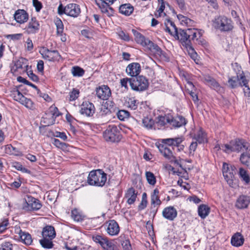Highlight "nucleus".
<instances>
[{"instance_id":"47","label":"nucleus","mask_w":250,"mask_h":250,"mask_svg":"<svg viewBox=\"0 0 250 250\" xmlns=\"http://www.w3.org/2000/svg\"><path fill=\"white\" fill-rule=\"evenodd\" d=\"M21 104L29 109H33L34 108V104L33 102L30 99L24 97L23 99V102Z\"/></svg>"},{"instance_id":"56","label":"nucleus","mask_w":250,"mask_h":250,"mask_svg":"<svg viewBox=\"0 0 250 250\" xmlns=\"http://www.w3.org/2000/svg\"><path fill=\"white\" fill-rule=\"evenodd\" d=\"M50 111L51 113L52 117L53 118L54 117L56 118L59 116L60 114L57 107L51 106L49 108Z\"/></svg>"},{"instance_id":"18","label":"nucleus","mask_w":250,"mask_h":250,"mask_svg":"<svg viewBox=\"0 0 250 250\" xmlns=\"http://www.w3.org/2000/svg\"><path fill=\"white\" fill-rule=\"evenodd\" d=\"M107 232L110 235H117L120 231V228L118 223L114 220H109L107 223Z\"/></svg>"},{"instance_id":"2","label":"nucleus","mask_w":250,"mask_h":250,"mask_svg":"<svg viewBox=\"0 0 250 250\" xmlns=\"http://www.w3.org/2000/svg\"><path fill=\"white\" fill-rule=\"evenodd\" d=\"M107 180V174L102 169L91 171L87 177V182L89 185L103 187Z\"/></svg>"},{"instance_id":"59","label":"nucleus","mask_w":250,"mask_h":250,"mask_svg":"<svg viewBox=\"0 0 250 250\" xmlns=\"http://www.w3.org/2000/svg\"><path fill=\"white\" fill-rule=\"evenodd\" d=\"M37 92L38 95L41 97H42L44 100H45L47 102H49L51 100L50 97L46 94L45 93H42L40 89H37Z\"/></svg>"},{"instance_id":"39","label":"nucleus","mask_w":250,"mask_h":250,"mask_svg":"<svg viewBox=\"0 0 250 250\" xmlns=\"http://www.w3.org/2000/svg\"><path fill=\"white\" fill-rule=\"evenodd\" d=\"M239 78L238 75L229 78L228 80V85L231 88H235L239 86Z\"/></svg>"},{"instance_id":"40","label":"nucleus","mask_w":250,"mask_h":250,"mask_svg":"<svg viewBox=\"0 0 250 250\" xmlns=\"http://www.w3.org/2000/svg\"><path fill=\"white\" fill-rule=\"evenodd\" d=\"M143 126L147 129H151L154 125V120L150 117H145L142 121Z\"/></svg>"},{"instance_id":"46","label":"nucleus","mask_w":250,"mask_h":250,"mask_svg":"<svg viewBox=\"0 0 250 250\" xmlns=\"http://www.w3.org/2000/svg\"><path fill=\"white\" fill-rule=\"evenodd\" d=\"M57 28V34H61L63 32L64 26L60 19L57 18L55 21Z\"/></svg>"},{"instance_id":"32","label":"nucleus","mask_w":250,"mask_h":250,"mask_svg":"<svg viewBox=\"0 0 250 250\" xmlns=\"http://www.w3.org/2000/svg\"><path fill=\"white\" fill-rule=\"evenodd\" d=\"M194 139L199 144L204 143L207 141L206 134L201 129L195 134Z\"/></svg>"},{"instance_id":"7","label":"nucleus","mask_w":250,"mask_h":250,"mask_svg":"<svg viewBox=\"0 0 250 250\" xmlns=\"http://www.w3.org/2000/svg\"><path fill=\"white\" fill-rule=\"evenodd\" d=\"M42 205L40 201L31 196H26L22 204V208L26 211L37 210L40 209Z\"/></svg>"},{"instance_id":"41","label":"nucleus","mask_w":250,"mask_h":250,"mask_svg":"<svg viewBox=\"0 0 250 250\" xmlns=\"http://www.w3.org/2000/svg\"><path fill=\"white\" fill-rule=\"evenodd\" d=\"M146 176L148 183L154 186L156 183V179L154 174L150 171L146 172Z\"/></svg>"},{"instance_id":"60","label":"nucleus","mask_w":250,"mask_h":250,"mask_svg":"<svg viewBox=\"0 0 250 250\" xmlns=\"http://www.w3.org/2000/svg\"><path fill=\"white\" fill-rule=\"evenodd\" d=\"M8 224V221L7 219L4 220L0 224V233L3 232L6 229Z\"/></svg>"},{"instance_id":"37","label":"nucleus","mask_w":250,"mask_h":250,"mask_svg":"<svg viewBox=\"0 0 250 250\" xmlns=\"http://www.w3.org/2000/svg\"><path fill=\"white\" fill-rule=\"evenodd\" d=\"M177 18L179 20L181 21L182 24L189 26L192 25L194 23V21L191 20L189 18L184 16L181 14L177 15Z\"/></svg>"},{"instance_id":"11","label":"nucleus","mask_w":250,"mask_h":250,"mask_svg":"<svg viewBox=\"0 0 250 250\" xmlns=\"http://www.w3.org/2000/svg\"><path fill=\"white\" fill-rule=\"evenodd\" d=\"M94 1L103 13L106 14L108 17L113 15L114 10L110 6V4L104 0H94Z\"/></svg>"},{"instance_id":"48","label":"nucleus","mask_w":250,"mask_h":250,"mask_svg":"<svg viewBox=\"0 0 250 250\" xmlns=\"http://www.w3.org/2000/svg\"><path fill=\"white\" fill-rule=\"evenodd\" d=\"M158 123L162 125H164L167 123H169L170 116L167 115L165 116H159L158 117Z\"/></svg>"},{"instance_id":"63","label":"nucleus","mask_w":250,"mask_h":250,"mask_svg":"<svg viewBox=\"0 0 250 250\" xmlns=\"http://www.w3.org/2000/svg\"><path fill=\"white\" fill-rule=\"evenodd\" d=\"M27 75L30 79L34 82H38L39 80L38 77L34 74L32 71L27 72Z\"/></svg>"},{"instance_id":"34","label":"nucleus","mask_w":250,"mask_h":250,"mask_svg":"<svg viewBox=\"0 0 250 250\" xmlns=\"http://www.w3.org/2000/svg\"><path fill=\"white\" fill-rule=\"evenodd\" d=\"M240 82H239V85H240L241 86H245L246 88H247V89H244V93L245 95L246 94H248V96L250 94V89L249 87L248 84V81L246 79L245 76H244V74L242 73L240 75Z\"/></svg>"},{"instance_id":"26","label":"nucleus","mask_w":250,"mask_h":250,"mask_svg":"<svg viewBox=\"0 0 250 250\" xmlns=\"http://www.w3.org/2000/svg\"><path fill=\"white\" fill-rule=\"evenodd\" d=\"M244 242V237L240 232L235 233L231 237V243L234 247L241 246L243 245Z\"/></svg>"},{"instance_id":"43","label":"nucleus","mask_w":250,"mask_h":250,"mask_svg":"<svg viewBox=\"0 0 250 250\" xmlns=\"http://www.w3.org/2000/svg\"><path fill=\"white\" fill-rule=\"evenodd\" d=\"M72 73L74 76L82 77L84 73V70L79 66H74L72 68Z\"/></svg>"},{"instance_id":"15","label":"nucleus","mask_w":250,"mask_h":250,"mask_svg":"<svg viewBox=\"0 0 250 250\" xmlns=\"http://www.w3.org/2000/svg\"><path fill=\"white\" fill-rule=\"evenodd\" d=\"M141 71V66L139 63L133 62L127 66L126 72L127 74L132 77V78L137 77Z\"/></svg>"},{"instance_id":"5","label":"nucleus","mask_w":250,"mask_h":250,"mask_svg":"<svg viewBox=\"0 0 250 250\" xmlns=\"http://www.w3.org/2000/svg\"><path fill=\"white\" fill-rule=\"evenodd\" d=\"M148 80L143 76H139L131 78L130 80V85L132 90L136 91H143L148 86Z\"/></svg>"},{"instance_id":"29","label":"nucleus","mask_w":250,"mask_h":250,"mask_svg":"<svg viewBox=\"0 0 250 250\" xmlns=\"http://www.w3.org/2000/svg\"><path fill=\"white\" fill-rule=\"evenodd\" d=\"M159 191L158 189L155 188L151 195V204L152 206H153L154 208L156 206H159L162 203L159 198Z\"/></svg>"},{"instance_id":"17","label":"nucleus","mask_w":250,"mask_h":250,"mask_svg":"<svg viewBox=\"0 0 250 250\" xmlns=\"http://www.w3.org/2000/svg\"><path fill=\"white\" fill-rule=\"evenodd\" d=\"M250 203V197L247 195H241L236 200L235 207L239 209H244L248 208Z\"/></svg>"},{"instance_id":"27","label":"nucleus","mask_w":250,"mask_h":250,"mask_svg":"<svg viewBox=\"0 0 250 250\" xmlns=\"http://www.w3.org/2000/svg\"><path fill=\"white\" fill-rule=\"evenodd\" d=\"M42 235L43 237H48L50 239H54L56 236L54 228L51 226L45 227L42 230Z\"/></svg>"},{"instance_id":"51","label":"nucleus","mask_w":250,"mask_h":250,"mask_svg":"<svg viewBox=\"0 0 250 250\" xmlns=\"http://www.w3.org/2000/svg\"><path fill=\"white\" fill-rule=\"evenodd\" d=\"M221 149L224 152L227 153H230L231 152H233L232 149V142H230V144H225L222 145Z\"/></svg>"},{"instance_id":"12","label":"nucleus","mask_w":250,"mask_h":250,"mask_svg":"<svg viewBox=\"0 0 250 250\" xmlns=\"http://www.w3.org/2000/svg\"><path fill=\"white\" fill-rule=\"evenodd\" d=\"M96 94L99 99L107 100L111 96V92L107 85H103L96 88Z\"/></svg>"},{"instance_id":"50","label":"nucleus","mask_w":250,"mask_h":250,"mask_svg":"<svg viewBox=\"0 0 250 250\" xmlns=\"http://www.w3.org/2000/svg\"><path fill=\"white\" fill-rule=\"evenodd\" d=\"M53 144L57 147L61 149H65L67 147L65 143L61 142L59 139L54 138L53 140Z\"/></svg>"},{"instance_id":"49","label":"nucleus","mask_w":250,"mask_h":250,"mask_svg":"<svg viewBox=\"0 0 250 250\" xmlns=\"http://www.w3.org/2000/svg\"><path fill=\"white\" fill-rule=\"evenodd\" d=\"M49 53L51 56V61H59L61 58V55L57 50H50Z\"/></svg>"},{"instance_id":"3","label":"nucleus","mask_w":250,"mask_h":250,"mask_svg":"<svg viewBox=\"0 0 250 250\" xmlns=\"http://www.w3.org/2000/svg\"><path fill=\"white\" fill-rule=\"evenodd\" d=\"M81 12L80 6L76 3H69L64 7L61 3L58 8L59 15H61L64 14L73 18L78 17Z\"/></svg>"},{"instance_id":"44","label":"nucleus","mask_w":250,"mask_h":250,"mask_svg":"<svg viewBox=\"0 0 250 250\" xmlns=\"http://www.w3.org/2000/svg\"><path fill=\"white\" fill-rule=\"evenodd\" d=\"M117 116L120 120L124 121L129 117V113L126 110H121L117 112Z\"/></svg>"},{"instance_id":"9","label":"nucleus","mask_w":250,"mask_h":250,"mask_svg":"<svg viewBox=\"0 0 250 250\" xmlns=\"http://www.w3.org/2000/svg\"><path fill=\"white\" fill-rule=\"evenodd\" d=\"M233 152L250 151V144L243 139H236L232 142Z\"/></svg>"},{"instance_id":"8","label":"nucleus","mask_w":250,"mask_h":250,"mask_svg":"<svg viewBox=\"0 0 250 250\" xmlns=\"http://www.w3.org/2000/svg\"><path fill=\"white\" fill-rule=\"evenodd\" d=\"M156 145L158 148L160 152L163 155V156L171 162L173 163L176 166H178L182 167L181 165L180 164L179 161L177 160L175 157L173 155L172 151L164 145H160V144H156Z\"/></svg>"},{"instance_id":"6","label":"nucleus","mask_w":250,"mask_h":250,"mask_svg":"<svg viewBox=\"0 0 250 250\" xmlns=\"http://www.w3.org/2000/svg\"><path fill=\"white\" fill-rule=\"evenodd\" d=\"M235 169V167L234 166L227 163H224L223 164L222 173L223 176L228 184L232 188H234L236 185L233 182Z\"/></svg>"},{"instance_id":"28","label":"nucleus","mask_w":250,"mask_h":250,"mask_svg":"<svg viewBox=\"0 0 250 250\" xmlns=\"http://www.w3.org/2000/svg\"><path fill=\"white\" fill-rule=\"evenodd\" d=\"M119 10L121 14L129 16L133 13L134 7L130 3H125L120 6Z\"/></svg>"},{"instance_id":"35","label":"nucleus","mask_w":250,"mask_h":250,"mask_svg":"<svg viewBox=\"0 0 250 250\" xmlns=\"http://www.w3.org/2000/svg\"><path fill=\"white\" fill-rule=\"evenodd\" d=\"M209 212V208L205 205H201L198 208V214L203 219L208 215Z\"/></svg>"},{"instance_id":"14","label":"nucleus","mask_w":250,"mask_h":250,"mask_svg":"<svg viewBox=\"0 0 250 250\" xmlns=\"http://www.w3.org/2000/svg\"><path fill=\"white\" fill-rule=\"evenodd\" d=\"M162 215L169 221H173L177 216V211L173 207H167L163 209Z\"/></svg>"},{"instance_id":"33","label":"nucleus","mask_w":250,"mask_h":250,"mask_svg":"<svg viewBox=\"0 0 250 250\" xmlns=\"http://www.w3.org/2000/svg\"><path fill=\"white\" fill-rule=\"evenodd\" d=\"M250 151H247V152H243L240 156V161L241 163L247 167L250 166Z\"/></svg>"},{"instance_id":"19","label":"nucleus","mask_w":250,"mask_h":250,"mask_svg":"<svg viewBox=\"0 0 250 250\" xmlns=\"http://www.w3.org/2000/svg\"><path fill=\"white\" fill-rule=\"evenodd\" d=\"M93 240L97 243H99L104 249L107 250L112 247L111 243L109 242L105 237L99 235L93 236Z\"/></svg>"},{"instance_id":"38","label":"nucleus","mask_w":250,"mask_h":250,"mask_svg":"<svg viewBox=\"0 0 250 250\" xmlns=\"http://www.w3.org/2000/svg\"><path fill=\"white\" fill-rule=\"evenodd\" d=\"M185 46L191 58L195 62L197 59L198 55L194 50V48L191 45V43H186V45Z\"/></svg>"},{"instance_id":"22","label":"nucleus","mask_w":250,"mask_h":250,"mask_svg":"<svg viewBox=\"0 0 250 250\" xmlns=\"http://www.w3.org/2000/svg\"><path fill=\"white\" fill-rule=\"evenodd\" d=\"M183 141V139L182 137L163 139L161 140L162 144H160V145H164L166 146H171L173 148H174L175 145H178L180 143H182Z\"/></svg>"},{"instance_id":"52","label":"nucleus","mask_w":250,"mask_h":250,"mask_svg":"<svg viewBox=\"0 0 250 250\" xmlns=\"http://www.w3.org/2000/svg\"><path fill=\"white\" fill-rule=\"evenodd\" d=\"M13 245L10 242H4L1 244V250H13Z\"/></svg>"},{"instance_id":"24","label":"nucleus","mask_w":250,"mask_h":250,"mask_svg":"<svg viewBox=\"0 0 250 250\" xmlns=\"http://www.w3.org/2000/svg\"><path fill=\"white\" fill-rule=\"evenodd\" d=\"M138 192L133 188H129L125 194V197L127 199V203L129 205L133 204L136 201Z\"/></svg>"},{"instance_id":"13","label":"nucleus","mask_w":250,"mask_h":250,"mask_svg":"<svg viewBox=\"0 0 250 250\" xmlns=\"http://www.w3.org/2000/svg\"><path fill=\"white\" fill-rule=\"evenodd\" d=\"M40 26L39 21L33 17L31 19L24 30L28 34H35L39 31Z\"/></svg>"},{"instance_id":"53","label":"nucleus","mask_w":250,"mask_h":250,"mask_svg":"<svg viewBox=\"0 0 250 250\" xmlns=\"http://www.w3.org/2000/svg\"><path fill=\"white\" fill-rule=\"evenodd\" d=\"M79 90L76 89H73V90L69 93V100L74 101L77 99L79 96Z\"/></svg>"},{"instance_id":"54","label":"nucleus","mask_w":250,"mask_h":250,"mask_svg":"<svg viewBox=\"0 0 250 250\" xmlns=\"http://www.w3.org/2000/svg\"><path fill=\"white\" fill-rule=\"evenodd\" d=\"M128 106L131 109L135 110L137 108V101L134 99H129L127 102Z\"/></svg>"},{"instance_id":"23","label":"nucleus","mask_w":250,"mask_h":250,"mask_svg":"<svg viewBox=\"0 0 250 250\" xmlns=\"http://www.w3.org/2000/svg\"><path fill=\"white\" fill-rule=\"evenodd\" d=\"M173 126L175 127H180L183 125H185L187 124L186 119L181 116H178L173 118L170 116V123Z\"/></svg>"},{"instance_id":"58","label":"nucleus","mask_w":250,"mask_h":250,"mask_svg":"<svg viewBox=\"0 0 250 250\" xmlns=\"http://www.w3.org/2000/svg\"><path fill=\"white\" fill-rule=\"evenodd\" d=\"M118 35L121 39L125 41H129L130 40L129 35L123 31L119 32Z\"/></svg>"},{"instance_id":"36","label":"nucleus","mask_w":250,"mask_h":250,"mask_svg":"<svg viewBox=\"0 0 250 250\" xmlns=\"http://www.w3.org/2000/svg\"><path fill=\"white\" fill-rule=\"evenodd\" d=\"M52 240L48 237H43L42 239L40 240V243L43 248L50 249L52 248L54 246Z\"/></svg>"},{"instance_id":"42","label":"nucleus","mask_w":250,"mask_h":250,"mask_svg":"<svg viewBox=\"0 0 250 250\" xmlns=\"http://www.w3.org/2000/svg\"><path fill=\"white\" fill-rule=\"evenodd\" d=\"M12 96L15 101L20 103L23 102V99H24V96L19 90L14 91L12 93Z\"/></svg>"},{"instance_id":"21","label":"nucleus","mask_w":250,"mask_h":250,"mask_svg":"<svg viewBox=\"0 0 250 250\" xmlns=\"http://www.w3.org/2000/svg\"><path fill=\"white\" fill-rule=\"evenodd\" d=\"M16 231L22 242L26 245L32 244L33 240L31 235L29 233L22 231L20 228L17 229Z\"/></svg>"},{"instance_id":"31","label":"nucleus","mask_w":250,"mask_h":250,"mask_svg":"<svg viewBox=\"0 0 250 250\" xmlns=\"http://www.w3.org/2000/svg\"><path fill=\"white\" fill-rule=\"evenodd\" d=\"M204 81L209 86H210L211 88L218 90V88L219 87V84L215 81V80L208 75H206L204 76Z\"/></svg>"},{"instance_id":"57","label":"nucleus","mask_w":250,"mask_h":250,"mask_svg":"<svg viewBox=\"0 0 250 250\" xmlns=\"http://www.w3.org/2000/svg\"><path fill=\"white\" fill-rule=\"evenodd\" d=\"M33 6L35 7L36 11L39 12L42 8V4L38 0H32Z\"/></svg>"},{"instance_id":"1","label":"nucleus","mask_w":250,"mask_h":250,"mask_svg":"<svg viewBox=\"0 0 250 250\" xmlns=\"http://www.w3.org/2000/svg\"><path fill=\"white\" fill-rule=\"evenodd\" d=\"M132 32L135 37V41L143 46L146 47L155 56H158L161 59L168 61V58L166 53L156 43H154L148 38H146L140 32L135 29H132Z\"/></svg>"},{"instance_id":"16","label":"nucleus","mask_w":250,"mask_h":250,"mask_svg":"<svg viewBox=\"0 0 250 250\" xmlns=\"http://www.w3.org/2000/svg\"><path fill=\"white\" fill-rule=\"evenodd\" d=\"M233 28L232 21L230 19L222 17L220 22V30L228 32L231 31Z\"/></svg>"},{"instance_id":"10","label":"nucleus","mask_w":250,"mask_h":250,"mask_svg":"<svg viewBox=\"0 0 250 250\" xmlns=\"http://www.w3.org/2000/svg\"><path fill=\"white\" fill-rule=\"evenodd\" d=\"M80 113L86 117H92L95 112L94 105L88 101L83 102L81 105Z\"/></svg>"},{"instance_id":"20","label":"nucleus","mask_w":250,"mask_h":250,"mask_svg":"<svg viewBox=\"0 0 250 250\" xmlns=\"http://www.w3.org/2000/svg\"><path fill=\"white\" fill-rule=\"evenodd\" d=\"M14 19L17 22L23 23L28 19V14L24 10L19 9L15 12Z\"/></svg>"},{"instance_id":"61","label":"nucleus","mask_w":250,"mask_h":250,"mask_svg":"<svg viewBox=\"0 0 250 250\" xmlns=\"http://www.w3.org/2000/svg\"><path fill=\"white\" fill-rule=\"evenodd\" d=\"M104 106L107 109L110 111L111 109L114 108L115 104L111 101H107L105 103Z\"/></svg>"},{"instance_id":"30","label":"nucleus","mask_w":250,"mask_h":250,"mask_svg":"<svg viewBox=\"0 0 250 250\" xmlns=\"http://www.w3.org/2000/svg\"><path fill=\"white\" fill-rule=\"evenodd\" d=\"M178 38L182 42L183 45H186V43H190L186 30H180L179 33L176 34Z\"/></svg>"},{"instance_id":"64","label":"nucleus","mask_w":250,"mask_h":250,"mask_svg":"<svg viewBox=\"0 0 250 250\" xmlns=\"http://www.w3.org/2000/svg\"><path fill=\"white\" fill-rule=\"evenodd\" d=\"M122 246L124 250H131V245L128 240H125L123 241V243H122Z\"/></svg>"},{"instance_id":"4","label":"nucleus","mask_w":250,"mask_h":250,"mask_svg":"<svg viewBox=\"0 0 250 250\" xmlns=\"http://www.w3.org/2000/svg\"><path fill=\"white\" fill-rule=\"evenodd\" d=\"M103 137L107 142H118L121 139V135L118 128L115 125H109L104 132Z\"/></svg>"},{"instance_id":"62","label":"nucleus","mask_w":250,"mask_h":250,"mask_svg":"<svg viewBox=\"0 0 250 250\" xmlns=\"http://www.w3.org/2000/svg\"><path fill=\"white\" fill-rule=\"evenodd\" d=\"M6 149H9L10 150V152L12 153L13 154L15 155H19V150L15 147L12 146L11 145H7L6 147Z\"/></svg>"},{"instance_id":"45","label":"nucleus","mask_w":250,"mask_h":250,"mask_svg":"<svg viewBox=\"0 0 250 250\" xmlns=\"http://www.w3.org/2000/svg\"><path fill=\"white\" fill-rule=\"evenodd\" d=\"M147 195L146 193L144 192L142 195V201L138 206V209L139 210H142L145 208L147 206Z\"/></svg>"},{"instance_id":"25","label":"nucleus","mask_w":250,"mask_h":250,"mask_svg":"<svg viewBox=\"0 0 250 250\" xmlns=\"http://www.w3.org/2000/svg\"><path fill=\"white\" fill-rule=\"evenodd\" d=\"M238 175L241 180L247 185L250 183V175L248 171L243 167H240L238 171Z\"/></svg>"},{"instance_id":"55","label":"nucleus","mask_w":250,"mask_h":250,"mask_svg":"<svg viewBox=\"0 0 250 250\" xmlns=\"http://www.w3.org/2000/svg\"><path fill=\"white\" fill-rule=\"evenodd\" d=\"M72 218L76 221H80L82 220L81 216L78 213L76 210H73L71 212Z\"/></svg>"}]
</instances>
